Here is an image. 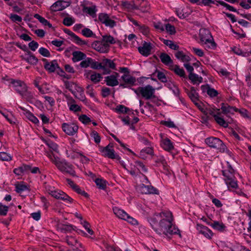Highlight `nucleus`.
<instances>
[{
  "instance_id": "45",
  "label": "nucleus",
  "mask_w": 251,
  "mask_h": 251,
  "mask_svg": "<svg viewBox=\"0 0 251 251\" xmlns=\"http://www.w3.org/2000/svg\"><path fill=\"white\" fill-rule=\"evenodd\" d=\"M225 181L228 188L231 187L235 188L237 187V181L234 180V178L231 179H225Z\"/></svg>"
},
{
  "instance_id": "43",
  "label": "nucleus",
  "mask_w": 251,
  "mask_h": 251,
  "mask_svg": "<svg viewBox=\"0 0 251 251\" xmlns=\"http://www.w3.org/2000/svg\"><path fill=\"white\" fill-rule=\"evenodd\" d=\"M163 43L172 50H177L179 49V46L174 44V42L171 40L164 39L163 40Z\"/></svg>"
},
{
  "instance_id": "18",
  "label": "nucleus",
  "mask_w": 251,
  "mask_h": 251,
  "mask_svg": "<svg viewBox=\"0 0 251 251\" xmlns=\"http://www.w3.org/2000/svg\"><path fill=\"white\" fill-rule=\"evenodd\" d=\"M66 242L67 244L73 247V250L75 251H79V248L81 247V244L78 242L77 240L74 237L67 236L66 237Z\"/></svg>"
},
{
  "instance_id": "37",
  "label": "nucleus",
  "mask_w": 251,
  "mask_h": 251,
  "mask_svg": "<svg viewBox=\"0 0 251 251\" xmlns=\"http://www.w3.org/2000/svg\"><path fill=\"white\" fill-rule=\"evenodd\" d=\"M64 6L61 1H57L53 3L50 7L52 11L56 12L63 10Z\"/></svg>"
},
{
  "instance_id": "2",
  "label": "nucleus",
  "mask_w": 251,
  "mask_h": 251,
  "mask_svg": "<svg viewBox=\"0 0 251 251\" xmlns=\"http://www.w3.org/2000/svg\"><path fill=\"white\" fill-rule=\"evenodd\" d=\"M134 91L138 96L141 95L146 100L155 98L154 95L155 89L150 85H148L145 87H139Z\"/></svg>"
},
{
  "instance_id": "25",
  "label": "nucleus",
  "mask_w": 251,
  "mask_h": 251,
  "mask_svg": "<svg viewBox=\"0 0 251 251\" xmlns=\"http://www.w3.org/2000/svg\"><path fill=\"white\" fill-rule=\"evenodd\" d=\"M170 69L179 76L185 77L186 75L184 70L180 68L178 65L172 64L170 66Z\"/></svg>"
},
{
  "instance_id": "10",
  "label": "nucleus",
  "mask_w": 251,
  "mask_h": 251,
  "mask_svg": "<svg viewBox=\"0 0 251 251\" xmlns=\"http://www.w3.org/2000/svg\"><path fill=\"white\" fill-rule=\"evenodd\" d=\"M121 78L124 83H121L120 86L123 88L133 86L136 82V78L131 76L129 74H124L122 76Z\"/></svg>"
},
{
  "instance_id": "56",
  "label": "nucleus",
  "mask_w": 251,
  "mask_h": 251,
  "mask_svg": "<svg viewBox=\"0 0 251 251\" xmlns=\"http://www.w3.org/2000/svg\"><path fill=\"white\" fill-rule=\"evenodd\" d=\"M75 22L74 20L71 17H66L63 20V23L66 26H70Z\"/></svg>"
},
{
  "instance_id": "17",
  "label": "nucleus",
  "mask_w": 251,
  "mask_h": 251,
  "mask_svg": "<svg viewBox=\"0 0 251 251\" xmlns=\"http://www.w3.org/2000/svg\"><path fill=\"white\" fill-rule=\"evenodd\" d=\"M46 62L44 67L46 70L50 73L54 72L56 68H59L57 61L54 60L51 62H47L46 59L43 60Z\"/></svg>"
},
{
  "instance_id": "55",
  "label": "nucleus",
  "mask_w": 251,
  "mask_h": 251,
  "mask_svg": "<svg viewBox=\"0 0 251 251\" xmlns=\"http://www.w3.org/2000/svg\"><path fill=\"white\" fill-rule=\"evenodd\" d=\"M39 52L43 56L50 57V51L46 48H40L39 50Z\"/></svg>"
},
{
  "instance_id": "23",
  "label": "nucleus",
  "mask_w": 251,
  "mask_h": 251,
  "mask_svg": "<svg viewBox=\"0 0 251 251\" xmlns=\"http://www.w3.org/2000/svg\"><path fill=\"white\" fill-rule=\"evenodd\" d=\"M221 105L222 112L225 114H233L235 112L238 111L236 108L225 104L224 103H222Z\"/></svg>"
},
{
  "instance_id": "40",
  "label": "nucleus",
  "mask_w": 251,
  "mask_h": 251,
  "mask_svg": "<svg viewBox=\"0 0 251 251\" xmlns=\"http://www.w3.org/2000/svg\"><path fill=\"white\" fill-rule=\"evenodd\" d=\"M62 232H70L74 230L73 226L71 225H60L58 226Z\"/></svg>"
},
{
  "instance_id": "61",
  "label": "nucleus",
  "mask_w": 251,
  "mask_h": 251,
  "mask_svg": "<svg viewBox=\"0 0 251 251\" xmlns=\"http://www.w3.org/2000/svg\"><path fill=\"white\" fill-rule=\"evenodd\" d=\"M28 46L31 50L35 51L38 48L39 44L37 42L32 41L28 44Z\"/></svg>"
},
{
  "instance_id": "47",
  "label": "nucleus",
  "mask_w": 251,
  "mask_h": 251,
  "mask_svg": "<svg viewBox=\"0 0 251 251\" xmlns=\"http://www.w3.org/2000/svg\"><path fill=\"white\" fill-rule=\"evenodd\" d=\"M149 5L146 1L143 0L142 2L139 6V7H137V9H140L143 12H146L149 9Z\"/></svg>"
},
{
  "instance_id": "24",
  "label": "nucleus",
  "mask_w": 251,
  "mask_h": 251,
  "mask_svg": "<svg viewBox=\"0 0 251 251\" xmlns=\"http://www.w3.org/2000/svg\"><path fill=\"white\" fill-rule=\"evenodd\" d=\"M161 61L165 65L170 66L173 64V61L170 56L166 53H161L159 55Z\"/></svg>"
},
{
  "instance_id": "64",
  "label": "nucleus",
  "mask_w": 251,
  "mask_h": 251,
  "mask_svg": "<svg viewBox=\"0 0 251 251\" xmlns=\"http://www.w3.org/2000/svg\"><path fill=\"white\" fill-rule=\"evenodd\" d=\"M79 120L83 124H87L90 122V119L85 115H82L79 117Z\"/></svg>"
},
{
  "instance_id": "52",
  "label": "nucleus",
  "mask_w": 251,
  "mask_h": 251,
  "mask_svg": "<svg viewBox=\"0 0 251 251\" xmlns=\"http://www.w3.org/2000/svg\"><path fill=\"white\" fill-rule=\"evenodd\" d=\"M90 135L91 137H92L94 140L95 142L96 143H99L100 141V138L99 136L98 133L96 131H92V132L90 134Z\"/></svg>"
},
{
  "instance_id": "13",
  "label": "nucleus",
  "mask_w": 251,
  "mask_h": 251,
  "mask_svg": "<svg viewBox=\"0 0 251 251\" xmlns=\"http://www.w3.org/2000/svg\"><path fill=\"white\" fill-rule=\"evenodd\" d=\"M119 75L118 73L115 72L112 75L105 77V82L107 85L113 87L119 84L118 77Z\"/></svg>"
},
{
  "instance_id": "6",
  "label": "nucleus",
  "mask_w": 251,
  "mask_h": 251,
  "mask_svg": "<svg viewBox=\"0 0 251 251\" xmlns=\"http://www.w3.org/2000/svg\"><path fill=\"white\" fill-rule=\"evenodd\" d=\"M11 83L13 85L15 90L21 96L26 95L27 87L23 81L11 79Z\"/></svg>"
},
{
  "instance_id": "26",
  "label": "nucleus",
  "mask_w": 251,
  "mask_h": 251,
  "mask_svg": "<svg viewBox=\"0 0 251 251\" xmlns=\"http://www.w3.org/2000/svg\"><path fill=\"white\" fill-rule=\"evenodd\" d=\"M84 11L93 18L97 17L96 12L97 11V8L95 5H92L90 7H84Z\"/></svg>"
},
{
  "instance_id": "53",
  "label": "nucleus",
  "mask_w": 251,
  "mask_h": 251,
  "mask_svg": "<svg viewBox=\"0 0 251 251\" xmlns=\"http://www.w3.org/2000/svg\"><path fill=\"white\" fill-rule=\"evenodd\" d=\"M165 29L170 34H174L176 33V30L174 26L170 24H167L165 25Z\"/></svg>"
},
{
  "instance_id": "29",
  "label": "nucleus",
  "mask_w": 251,
  "mask_h": 251,
  "mask_svg": "<svg viewBox=\"0 0 251 251\" xmlns=\"http://www.w3.org/2000/svg\"><path fill=\"white\" fill-rule=\"evenodd\" d=\"M73 58L72 60L74 62L79 61L84 59L86 55L81 51H75L72 53Z\"/></svg>"
},
{
  "instance_id": "34",
  "label": "nucleus",
  "mask_w": 251,
  "mask_h": 251,
  "mask_svg": "<svg viewBox=\"0 0 251 251\" xmlns=\"http://www.w3.org/2000/svg\"><path fill=\"white\" fill-rule=\"evenodd\" d=\"M221 113L218 112L217 115H214V119L219 125L223 126L224 127L228 126V123L220 116Z\"/></svg>"
},
{
  "instance_id": "36",
  "label": "nucleus",
  "mask_w": 251,
  "mask_h": 251,
  "mask_svg": "<svg viewBox=\"0 0 251 251\" xmlns=\"http://www.w3.org/2000/svg\"><path fill=\"white\" fill-rule=\"evenodd\" d=\"M189 78L191 80L192 83L195 84H199L202 81V78L201 76H199L198 75L195 74H189Z\"/></svg>"
},
{
  "instance_id": "7",
  "label": "nucleus",
  "mask_w": 251,
  "mask_h": 251,
  "mask_svg": "<svg viewBox=\"0 0 251 251\" xmlns=\"http://www.w3.org/2000/svg\"><path fill=\"white\" fill-rule=\"evenodd\" d=\"M102 74L103 75L110 74L111 72L109 69L116 70V64L113 61L109 59H104L101 61Z\"/></svg>"
},
{
  "instance_id": "39",
  "label": "nucleus",
  "mask_w": 251,
  "mask_h": 251,
  "mask_svg": "<svg viewBox=\"0 0 251 251\" xmlns=\"http://www.w3.org/2000/svg\"><path fill=\"white\" fill-rule=\"evenodd\" d=\"M207 224L211 226L214 229L219 231H223L225 228L224 225L218 221H215L213 223H207Z\"/></svg>"
},
{
  "instance_id": "12",
  "label": "nucleus",
  "mask_w": 251,
  "mask_h": 251,
  "mask_svg": "<svg viewBox=\"0 0 251 251\" xmlns=\"http://www.w3.org/2000/svg\"><path fill=\"white\" fill-rule=\"evenodd\" d=\"M62 129L67 134L73 135L76 133L78 130V126L74 124H68L64 123L62 124Z\"/></svg>"
},
{
  "instance_id": "63",
  "label": "nucleus",
  "mask_w": 251,
  "mask_h": 251,
  "mask_svg": "<svg viewBox=\"0 0 251 251\" xmlns=\"http://www.w3.org/2000/svg\"><path fill=\"white\" fill-rule=\"evenodd\" d=\"M241 114L245 118L251 120V114L249 113L248 111L246 109H242L239 111Z\"/></svg>"
},
{
  "instance_id": "33",
  "label": "nucleus",
  "mask_w": 251,
  "mask_h": 251,
  "mask_svg": "<svg viewBox=\"0 0 251 251\" xmlns=\"http://www.w3.org/2000/svg\"><path fill=\"white\" fill-rule=\"evenodd\" d=\"M101 41L104 43V45L107 46L108 50L109 44H113L115 43V40L114 38L110 35L103 36Z\"/></svg>"
},
{
  "instance_id": "31",
  "label": "nucleus",
  "mask_w": 251,
  "mask_h": 251,
  "mask_svg": "<svg viewBox=\"0 0 251 251\" xmlns=\"http://www.w3.org/2000/svg\"><path fill=\"white\" fill-rule=\"evenodd\" d=\"M69 34L71 37V40L78 45H84L86 44V42L81 39L78 36L76 35L75 33L72 32H70Z\"/></svg>"
},
{
  "instance_id": "16",
  "label": "nucleus",
  "mask_w": 251,
  "mask_h": 251,
  "mask_svg": "<svg viewBox=\"0 0 251 251\" xmlns=\"http://www.w3.org/2000/svg\"><path fill=\"white\" fill-rule=\"evenodd\" d=\"M160 145L161 147L165 151H171L174 149L173 143L168 138H162L161 142Z\"/></svg>"
},
{
  "instance_id": "54",
  "label": "nucleus",
  "mask_w": 251,
  "mask_h": 251,
  "mask_svg": "<svg viewBox=\"0 0 251 251\" xmlns=\"http://www.w3.org/2000/svg\"><path fill=\"white\" fill-rule=\"evenodd\" d=\"M217 2H218L219 4H220L221 5L225 7L227 9H228L229 11L236 12V9L232 7V6H230V5L228 4L227 3L223 1L219 0L217 1Z\"/></svg>"
},
{
  "instance_id": "51",
  "label": "nucleus",
  "mask_w": 251,
  "mask_h": 251,
  "mask_svg": "<svg viewBox=\"0 0 251 251\" xmlns=\"http://www.w3.org/2000/svg\"><path fill=\"white\" fill-rule=\"evenodd\" d=\"M9 207L0 203V215L5 216L8 211Z\"/></svg>"
},
{
  "instance_id": "19",
  "label": "nucleus",
  "mask_w": 251,
  "mask_h": 251,
  "mask_svg": "<svg viewBox=\"0 0 251 251\" xmlns=\"http://www.w3.org/2000/svg\"><path fill=\"white\" fill-rule=\"evenodd\" d=\"M21 57L23 59L31 65H36L38 61V59L29 50H27L25 56Z\"/></svg>"
},
{
  "instance_id": "46",
  "label": "nucleus",
  "mask_w": 251,
  "mask_h": 251,
  "mask_svg": "<svg viewBox=\"0 0 251 251\" xmlns=\"http://www.w3.org/2000/svg\"><path fill=\"white\" fill-rule=\"evenodd\" d=\"M81 33L83 35L86 37H90L94 35L93 31L88 28H84L81 31Z\"/></svg>"
},
{
  "instance_id": "41",
  "label": "nucleus",
  "mask_w": 251,
  "mask_h": 251,
  "mask_svg": "<svg viewBox=\"0 0 251 251\" xmlns=\"http://www.w3.org/2000/svg\"><path fill=\"white\" fill-rule=\"evenodd\" d=\"M90 78L94 83H97L101 80L102 77L100 74L94 73L91 75Z\"/></svg>"
},
{
  "instance_id": "60",
  "label": "nucleus",
  "mask_w": 251,
  "mask_h": 251,
  "mask_svg": "<svg viewBox=\"0 0 251 251\" xmlns=\"http://www.w3.org/2000/svg\"><path fill=\"white\" fill-rule=\"evenodd\" d=\"M91 61L92 59L91 58H87V59L81 61L80 63V66L82 68H87L90 65Z\"/></svg>"
},
{
  "instance_id": "27",
  "label": "nucleus",
  "mask_w": 251,
  "mask_h": 251,
  "mask_svg": "<svg viewBox=\"0 0 251 251\" xmlns=\"http://www.w3.org/2000/svg\"><path fill=\"white\" fill-rule=\"evenodd\" d=\"M188 95L193 102L196 105L198 104V94L196 92V91L194 87H191L190 91L188 93Z\"/></svg>"
},
{
  "instance_id": "9",
  "label": "nucleus",
  "mask_w": 251,
  "mask_h": 251,
  "mask_svg": "<svg viewBox=\"0 0 251 251\" xmlns=\"http://www.w3.org/2000/svg\"><path fill=\"white\" fill-rule=\"evenodd\" d=\"M137 189L142 194H158V190L151 185L141 184L138 186Z\"/></svg>"
},
{
  "instance_id": "22",
  "label": "nucleus",
  "mask_w": 251,
  "mask_h": 251,
  "mask_svg": "<svg viewBox=\"0 0 251 251\" xmlns=\"http://www.w3.org/2000/svg\"><path fill=\"white\" fill-rule=\"evenodd\" d=\"M19 108H20L23 111V114L26 117V118L32 122L34 124H37L39 122V120L38 119L34 116L32 113H31L29 111L26 110L25 108L19 106Z\"/></svg>"
},
{
  "instance_id": "5",
  "label": "nucleus",
  "mask_w": 251,
  "mask_h": 251,
  "mask_svg": "<svg viewBox=\"0 0 251 251\" xmlns=\"http://www.w3.org/2000/svg\"><path fill=\"white\" fill-rule=\"evenodd\" d=\"M201 41L204 44H208L209 47L214 48L215 43L213 41L212 37L209 30L202 29L200 30Z\"/></svg>"
},
{
  "instance_id": "49",
  "label": "nucleus",
  "mask_w": 251,
  "mask_h": 251,
  "mask_svg": "<svg viewBox=\"0 0 251 251\" xmlns=\"http://www.w3.org/2000/svg\"><path fill=\"white\" fill-rule=\"evenodd\" d=\"M12 159L11 156L5 152H0V160L2 161H10Z\"/></svg>"
},
{
  "instance_id": "20",
  "label": "nucleus",
  "mask_w": 251,
  "mask_h": 251,
  "mask_svg": "<svg viewBox=\"0 0 251 251\" xmlns=\"http://www.w3.org/2000/svg\"><path fill=\"white\" fill-rule=\"evenodd\" d=\"M94 49L101 53H106L109 51L107 46L101 42H96L92 45Z\"/></svg>"
},
{
  "instance_id": "8",
  "label": "nucleus",
  "mask_w": 251,
  "mask_h": 251,
  "mask_svg": "<svg viewBox=\"0 0 251 251\" xmlns=\"http://www.w3.org/2000/svg\"><path fill=\"white\" fill-rule=\"evenodd\" d=\"M99 21L106 26H109L111 28L116 25V22L111 19L107 14L101 13L99 15Z\"/></svg>"
},
{
  "instance_id": "11",
  "label": "nucleus",
  "mask_w": 251,
  "mask_h": 251,
  "mask_svg": "<svg viewBox=\"0 0 251 251\" xmlns=\"http://www.w3.org/2000/svg\"><path fill=\"white\" fill-rule=\"evenodd\" d=\"M101 151L103 153V155L111 159H120V157L115 154V151L113 148V146L110 144H108L105 147L101 150Z\"/></svg>"
},
{
  "instance_id": "1",
  "label": "nucleus",
  "mask_w": 251,
  "mask_h": 251,
  "mask_svg": "<svg viewBox=\"0 0 251 251\" xmlns=\"http://www.w3.org/2000/svg\"><path fill=\"white\" fill-rule=\"evenodd\" d=\"M163 219L160 220L158 227L154 226L156 222L155 219L151 220V224L154 230L159 234H164L166 235L177 234L178 229L172 224V214L170 211L162 212L160 214Z\"/></svg>"
},
{
  "instance_id": "62",
  "label": "nucleus",
  "mask_w": 251,
  "mask_h": 251,
  "mask_svg": "<svg viewBox=\"0 0 251 251\" xmlns=\"http://www.w3.org/2000/svg\"><path fill=\"white\" fill-rule=\"evenodd\" d=\"M86 93L89 94L91 97H95L94 89L92 85H88L86 87Z\"/></svg>"
},
{
  "instance_id": "59",
  "label": "nucleus",
  "mask_w": 251,
  "mask_h": 251,
  "mask_svg": "<svg viewBox=\"0 0 251 251\" xmlns=\"http://www.w3.org/2000/svg\"><path fill=\"white\" fill-rule=\"evenodd\" d=\"M16 188V191L19 193H21L23 191L27 190V187L26 185L23 184L17 185Z\"/></svg>"
},
{
  "instance_id": "28",
  "label": "nucleus",
  "mask_w": 251,
  "mask_h": 251,
  "mask_svg": "<svg viewBox=\"0 0 251 251\" xmlns=\"http://www.w3.org/2000/svg\"><path fill=\"white\" fill-rule=\"evenodd\" d=\"M175 55L177 59L180 60L183 62H189L191 60L190 57L188 55L184 54L182 51L176 52Z\"/></svg>"
},
{
  "instance_id": "21",
  "label": "nucleus",
  "mask_w": 251,
  "mask_h": 251,
  "mask_svg": "<svg viewBox=\"0 0 251 251\" xmlns=\"http://www.w3.org/2000/svg\"><path fill=\"white\" fill-rule=\"evenodd\" d=\"M151 47L150 43L145 42L142 47L138 48L139 52L144 55L148 56L151 54Z\"/></svg>"
},
{
  "instance_id": "57",
  "label": "nucleus",
  "mask_w": 251,
  "mask_h": 251,
  "mask_svg": "<svg viewBox=\"0 0 251 251\" xmlns=\"http://www.w3.org/2000/svg\"><path fill=\"white\" fill-rule=\"evenodd\" d=\"M207 94L210 97H216L218 95V92L217 90H216L214 88H212L209 87L208 89H207Z\"/></svg>"
},
{
  "instance_id": "42",
  "label": "nucleus",
  "mask_w": 251,
  "mask_h": 251,
  "mask_svg": "<svg viewBox=\"0 0 251 251\" xmlns=\"http://www.w3.org/2000/svg\"><path fill=\"white\" fill-rule=\"evenodd\" d=\"M34 17L39 20V21L44 25H48L49 27H51V25L44 18L41 17L38 14H35Z\"/></svg>"
},
{
  "instance_id": "35",
  "label": "nucleus",
  "mask_w": 251,
  "mask_h": 251,
  "mask_svg": "<svg viewBox=\"0 0 251 251\" xmlns=\"http://www.w3.org/2000/svg\"><path fill=\"white\" fill-rule=\"evenodd\" d=\"M47 156L50 159V161L58 168L62 162V161L59 160V158L58 157L54 156V154L51 152H48Z\"/></svg>"
},
{
  "instance_id": "38",
  "label": "nucleus",
  "mask_w": 251,
  "mask_h": 251,
  "mask_svg": "<svg viewBox=\"0 0 251 251\" xmlns=\"http://www.w3.org/2000/svg\"><path fill=\"white\" fill-rule=\"evenodd\" d=\"M134 167L136 168L137 170L139 171L140 173H146L147 171V169L146 168L144 164L141 161H135Z\"/></svg>"
},
{
  "instance_id": "44",
  "label": "nucleus",
  "mask_w": 251,
  "mask_h": 251,
  "mask_svg": "<svg viewBox=\"0 0 251 251\" xmlns=\"http://www.w3.org/2000/svg\"><path fill=\"white\" fill-rule=\"evenodd\" d=\"M95 183L100 189H104L106 187V182L103 179L97 178L95 180Z\"/></svg>"
},
{
  "instance_id": "50",
  "label": "nucleus",
  "mask_w": 251,
  "mask_h": 251,
  "mask_svg": "<svg viewBox=\"0 0 251 251\" xmlns=\"http://www.w3.org/2000/svg\"><path fill=\"white\" fill-rule=\"evenodd\" d=\"M122 5L125 8L128 9L132 10L133 9H137V6H134L133 4H131L128 1H123L122 2Z\"/></svg>"
},
{
  "instance_id": "30",
  "label": "nucleus",
  "mask_w": 251,
  "mask_h": 251,
  "mask_svg": "<svg viewBox=\"0 0 251 251\" xmlns=\"http://www.w3.org/2000/svg\"><path fill=\"white\" fill-rule=\"evenodd\" d=\"M113 212L117 217L121 219L125 220L128 217V214L126 213L118 207L113 208Z\"/></svg>"
},
{
  "instance_id": "48",
  "label": "nucleus",
  "mask_w": 251,
  "mask_h": 251,
  "mask_svg": "<svg viewBox=\"0 0 251 251\" xmlns=\"http://www.w3.org/2000/svg\"><path fill=\"white\" fill-rule=\"evenodd\" d=\"M154 159L156 163H160L162 164L164 167H165L167 164L165 159H164V157L162 155L156 156Z\"/></svg>"
},
{
  "instance_id": "3",
  "label": "nucleus",
  "mask_w": 251,
  "mask_h": 251,
  "mask_svg": "<svg viewBox=\"0 0 251 251\" xmlns=\"http://www.w3.org/2000/svg\"><path fill=\"white\" fill-rule=\"evenodd\" d=\"M46 190L52 197L56 199L63 200L66 204L71 203L73 201L72 198L70 197L64 192L61 190H56L54 188L50 186H48L46 187Z\"/></svg>"
},
{
  "instance_id": "58",
  "label": "nucleus",
  "mask_w": 251,
  "mask_h": 251,
  "mask_svg": "<svg viewBox=\"0 0 251 251\" xmlns=\"http://www.w3.org/2000/svg\"><path fill=\"white\" fill-rule=\"evenodd\" d=\"M80 153L78 152H76L74 151H71L69 153H68V157H70L73 159H75V158H80L81 156Z\"/></svg>"
},
{
  "instance_id": "4",
  "label": "nucleus",
  "mask_w": 251,
  "mask_h": 251,
  "mask_svg": "<svg viewBox=\"0 0 251 251\" xmlns=\"http://www.w3.org/2000/svg\"><path fill=\"white\" fill-rule=\"evenodd\" d=\"M205 143L210 147L215 148L221 152H224L226 149V145L219 138L210 137L205 140Z\"/></svg>"
},
{
  "instance_id": "32",
  "label": "nucleus",
  "mask_w": 251,
  "mask_h": 251,
  "mask_svg": "<svg viewBox=\"0 0 251 251\" xmlns=\"http://www.w3.org/2000/svg\"><path fill=\"white\" fill-rule=\"evenodd\" d=\"M223 175L226 177L225 179L233 178H234V170L229 165L228 169L223 171Z\"/></svg>"
},
{
  "instance_id": "14",
  "label": "nucleus",
  "mask_w": 251,
  "mask_h": 251,
  "mask_svg": "<svg viewBox=\"0 0 251 251\" xmlns=\"http://www.w3.org/2000/svg\"><path fill=\"white\" fill-rule=\"evenodd\" d=\"M58 169L61 172H66L73 176H75V171L73 169V166L66 162L62 161Z\"/></svg>"
},
{
  "instance_id": "15",
  "label": "nucleus",
  "mask_w": 251,
  "mask_h": 251,
  "mask_svg": "<svg viewBox=\"0 0 251 251\" xmlns=\"http://www.w3.org/2000/svg\"><path fill=\"white\" fill-rule=\"evenodd\" d=\"M197 229L200 233L203 234L206 238L211 239L213 233L207 227L201 224H197Z\"/></svg>"
}]
</instances>
